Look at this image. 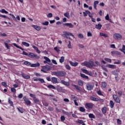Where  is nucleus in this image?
I'll return each instance as SVG.
<instances>
[{
	"instance_id": "nucleus-50",
	"label": "nucleus",
	"mask_w": 125,
	"mask_h": 125,
	"mask_svg": "<svg viewBox=\"0 0 125 125\" xmlns=\"http://www.w3.org/2000/svg\"><path fill=\"white\" fill-rule=\"evenodd\" d=\"M4 44L7 49H9V48H10V47L8 45V44H7V43L5 42Z\"/></svg>"
},
{
	"instance_id": "nucleus-5",
	"label": "nucleus",
	"mask_w": 125,
	"mask_h": 125,
	"mask_svg": "<svg viewBox=\"0 0 125 125\" xmlns=\"http://www.w3.org/2000/svg\"><path fill=\"white\" fill-rule=\"evenodd\" d=\"M93 105L92 103H86L85 104V107L86 109H92L93 108Z\"/></svg>"
},
{
	"instance_id": "nucleus-6",
	"label": "nucleus",
	"mask_w": 125,
	"mask_h": 125,
	"mask_svg": "<svg viewBox=\"0 0 125 125\" xmlns=\"http://www.w3.org/2000/svg\"><path fill=\"white\" fill-rule=\"evenodd\" d=\"M33 80H34V82H39H39H40V83H45V81H44V80H43V79H42L41 78L36 79V78L34 77Z\"/></svg>"
},
{
	"instance_id": "nucleus-2",
	"label": "nucleus",
	"mask_w": 125,
	"mask_h": 125,
	"mask_svg": "<svg viewBox=\"0 0 125 125\" xmlns=\"http://www.w3.org/2000/svg\"><path fill=\"white\" fill-rule=\"evenodd\" d=\"M68 36H71V37H73L74 39H75V36L69 32H65L64 34L62 35V37L63 38H66V39H69V40H71V38H70V37H68Z\"/></svg>"
},
{
	"instance_id": "nucleus-19",
	"label": "nucleus",
	"mask_w": 125,
	"mask_h": 125,
	"mask_svg": "<svg viewBox=\"0 0 125 125\" xmlns=\"http://www.w3.org/2000/svg\"><path fill=\"white\" fill-rule=\"evenodd\" d=\"M106 67H107V68H110V69H115L116 65L114 64H107Z\"/></svg>"
},
{
	"instance_id": "nucleus-11",
	"label": "nucleus",
	"mask_w": 125,
	"mask_h": 125,
	"mask_svg": "<svg viewBox=\"0 0 125 125\" xmlns=\"http://www.w3.org/2000/svg\"><path fill=\"white\" fill-rule=\"evenodd\" d=\"M43 58L44 59H45V60H46L43 61V63H44V64L46 63H48V64H49V63L51 62V61H50V59H49V58H48L47 57H43Z\"/></svg>"
},
{
	"instance_id": "nucleus-57",
	"label": "nucleus",
	"mask_w": 125,
	"mask_h": 125,
	"mask_svg": "<svg viewBox=\"0 0 125 125\" xmlns=\"http://www.w3.org/2000/svg\"><path fill=\"white\" fill-rule=\"evenodd\" d=\"M82 71L83 73H84L85 74H87L88 73V71H87L86 69H83Z\"/></svg>"
},
{
	"instance_id": "nucleus-20",
	"label": "nucleus",
	"mask_w": 125,
	"mask_h": 125,
	"mask_svg": "<svg viewBox=\"0 0 125 125\" xmlns=\"http://www.w3.org/2000/svg\"><path fill=\"white\" fill-rule=\"evenodd\" d=\"M32 27L33 28H34V29H35V30H37V31H41V27L38 26V25H32Z\"/></svg>"
},
{
	"instance_id": "nucleus-36",
	"label": "nucleus",
	"mask_w": 125,
	"mask_h": 125,
	"mask_svg": "<svg viewBox=\"0 0 125 125\" xmlns=\"http://www.w3.org/2000/svg\"><path fill=\"white\" fill-rule=\"evenodd\" d=\"M24 65H26V66H31V65H32V64L31 63H30V62H28V61H25L24 62Z\"/></svg>"
},
{
	"instance_id": "nucleus-25",
	"label": "nucleus",
	"mask_w": 125,
	"mask_h": 125,
	"mask_svg": "<svg viewBox=\"0 0 125 125\" xmlns=\"http://www.w3.org/2000/svg\"><path fill=\"white\" fill-rule=\"evenodd\" d=\"M107 111V107L104 106L103 108H102V112L103 114H106V112Z\"/></svg>"
},
{
	"instance_id": "nucleus-42",
	"label": "nucleus",
	"mask_w": 125,
	"mask_h": 125,
	"mask_svg": "<svg viewBox=\"0 0 125 125\" xmlns=\"http://www.w3.org/2000/svg\"><path fill=\"white\" fill-rule=\"evenodd\" d=\"M33 100L35 103H39V102H40V100H38L36 97L33 99Z\"/></svg>"
},
{
	"instance_id": "nucleus-30",
	"label": "nucleus",
	"mask_w": 125,
	"mask_h": 125,
	"mask_svg": "<svg viewBox=\"0 0 125 125\" xmlns=\"http://www.w3.org/2000/svg\"><path fill=\"white\" fill-rule=\"evenodd\" d=\"M102 87H103V88H105V87L107 86V83H106V82H102Z\"/></svg>"
},
{
	"instance_id": "nucleus-8",
	"label": "nucleus",
	"mask_w": 125,
	"mask_h": 125,
	"mask_svg": "<svg viewBox=\"0 0 125 125\" xmlns=\"http://www.w3.org/2000/svg\"><path fill=\"white\" fill-rule=\"evenodd\" d=\"M63 26L64 27H68V28H74V25L72 23H63Z\"/></svg>"
},
{
	"instance_id": "nucleus-10",
	"label": "nucleus",
	"mask_w": 125,
	"mask_h": 125,
	"mask_svg": "<svg viewBox=\"0 0 125 125\" xmlns=\"http://www.w3.org/2000/svg\"><path fill=\"white\" fill-rule=\"evenodd\" d=\"M66 76V72L64 71H58V77H65Z\"/></svg>"
},
{
	"instance_id": "nucleus-39",
	"label": "nucleus",
	"mask_w": 125,
	"mask_h": 125,
	"mask_svg": "<svg viewBox=\"0 0 125 125\" xmlns=\"http://www.w3.org/2000/svg\"><path fill=\"white\" fill-rule=\"evenodd\" d=\"M104 60L105 61H106L107 62H109V63H111V62H112V60H111V59L105 58Z\"/></svg>"
},
{
	"instance_id": "nucleus-29",
	"label": "nucleus",
	"mask_w": 125,
	"mask_h": 125,
	"mask_svg": "<svg viewBox=\"0 0 125 125\" xmlns=\"http://www.w3.org/2000/svg\"><path fill=\"white\" fill-rule=\"evenodd\" d=\"M63 114H64V115H66V116H71V113H69V112H67L66 111H65L64 110H62V111Z\"/></svg>"
},
{
	"instance_id": "nucleus-54",
	"label": "nucleus",
	"mask_w": 125,
	"mask_h": 125,
	"mask_svg": "<svg viewBox=\"0 0 125 125\" xmlns=\"http://www.w3.org/2000/svg\"><path fill=\"white\" fill-rule=\"evenodd\" d=\"M97 93L98 94H99V95H102V96H103V94H102V92L101 91V90L98 91Z\"/></svg>"
},
{
	"instance_id": "nucleus-49",
	"label": "nucleus",
	"mask_w": 125,
	"mask_h": 125,
	"mask_svg": "<svg viewBox=\"0 0 125 125\" xmlns=\"http://www.w3.org/2000/svg\"><path fill=\"white\" fill-rule=\"evenodd\" d=\"M73 86H74V87H75V88H76L77 90H79L80 91H81V89H80V87H79V86L77 85H74Z\"/></svg>"
},
{
	"instance_id": "nucleus-9",
	"label": "nucleus",
	"mask_w": 125,
	"mask_h": 125,
	"mask_svg": "<svg viewBox=\"0 0 125 125\" xmlns=\"http://www.w3.org/2000/svg\"><path fill=\"white\" fill-rule=\"evenodd\" d=\"M23 99L25 102V104H26V105H30V104H31V101H30L29 99L27 98V97L24 96Z\"/></svg>"
},
{
	"instance_id": "nucleus-59",
	"label": "nucleus",
	"mask_w": 125,
	"mask_h": 125,
	"mask_svg": "<svg viewBox=\"0 0 125 125\" xmlns=\"http://www.w3.org/2000/svg\"><path fill=\"white\" fill-rule=\"evenodd\" d=\"M11 90L12 92H14V93H15V92H16V89L14 88H11Z\"/></svg>"
},
{
	"instance_id": "nucleus-52",
	"label": "nucleus",
	"mask_w": 125,
	"mask_h": 125,
	"mask_svg": "<svg viewBox=\"0 0 125 125\" xmlns=\"http://www.w3.org/2000/svg\"><path fill=\"white\" fill-rule=\"evenodd\" d=\"M69 43L67 45V47H68V48H72V45H71V41H69Z\"/></svg>"
},
{
	"instance_id": "nucleus-47",
	"label": "nucleus",
	"mask_w": 125,
	"mask_h": 125,
	"mask_svg": "<svg viewBox=\"0 0 125 125\" xmlns=\"http://www.w3.org/2000/svg\"><path fill=\"white\" fill-rule=\"evenodd\" d=\"M8 103L11 106H13V102L10 100V99H8Z\"/></svg>"
},
{
	"instance_id": "nucleus-14",
	"label": "nucleus",
	"mask_w": 125,
	"mask_h": 125,
	"mask_svg": "<svg viewBox=\"0 0 125 125\" xmlns=\"http://www.w3.org/2000/svg\"><path fill=\"white\" fill-rule=\"evenodd\" d=\"M40 66H41V64H40V63L37 62V63L31 64L30 65V67H40Z\"/></svg>"
},
{
	"instance_id": "nucleus-64",
	"label": "nucleus",
	"mask_w": 125,
	"mask_h": 125,
	"mask_svg": "<svg viewBox=\"0 0 125 125\" xmlns=\"http://www.w3.org/2000/svg\"><path fill=\"white\" fill-rule=\"evenodd\" d=\"M47 17L48 18H51V17H52V13H49L47 15Z\"/></svg>"
},
{
	"instance_id": "nucleus-7",
	"label": "nucleus",
	"mask_w": 125,
	"mask_h": 125,
	"mask_svg": "<svg viewBox=\"0 0 125 125\" xmlns=\"http://www.w3.org/2000/svg\"><path fill=\"white\" fill-rule=\"evenodd\" d=\"M113 99L116 102V103H120L121 102V100H120V98H119V97H117L116 95H113Z\"/></svg>"
},
{
	"instance_id": "nucleus-58",
	"label": "nucleus",
	"mask_w": 125,
	"mask_h": 125,
	"mask_svg": "<svg viewBox=\"0 0 125 125\" xmlns=\"http://www.w3.org/2000/svg\"><path fill=\"white\" fill-rule=\"evenodd\" d=\"M78 38L80 39H83V36L82 34H80L78 35Z\"/></svg>"
},
{
	"instance_id": "nucleus-27",
	"label": "nucleus",
	"mask_w": 125,
	"mask_h": 125,
	"mask_svg": "<svg viewBox=\"0 0 125 125\" xmlns=\"http://www.w3.org/2000/svg\"><path fill=\"white\" fill-rule=\"evenodd\" d=\"M98 99L97 98H95L94 97H90V100H92V101H96L97 102V100H98Z\"/></svg>"
},
{
	"instance_id": "nucleus-63",
	"label": "nucleus",
	"mask_w": 125,
	"mask_h": 125,
	"mask_svg": "<svg viewBox=\"0 0 125 125\" xmlns=\"http://www.w3.org/2000/svg\"><path fill=\"white\" fill-rule=\"evenodd\" d=\"M61 121H65V116H62L61 117Z\"/></svg>"
},
{
	"instance_id": "nucleus-41",
	"label": "nucleus",
	"mask_w": 125,
	"mask_h": 125,
	"mask_svg": "<svg viewBox=\"0 0 125 125\" xmlns=\"http://www.w3.org/2000/svg\"><path fill=\"white\" fill-rule=\"evenodd\" d=\"M95 64H94V67H97L98 66H99V65H100L99 62H98V61H97L95 62Z\"/></svg>"
},
{
	"instance_id": "nucleus-62",
	"label": "nucleus",
	"mask_w": 125,
	"mask_h": 125,
	"mask_svg": "<svg viewBox=\"0 0 125 125\" xmlns=\"http://www.w3.org/2000/svg\"><path fill=\"white\" fill-rule=\"evenodd\" d=\"M97 102H104V100L102 99H98L97 100Z\"/></svg>"
},
{
	"instance_id": "nucleus-55",
	"label": "nucleus",
	"mask_w": 125,
	"mask_h": 125,
	"mask_svg": "<svg viewBox=\"0 0 125 125\" xmlns=\"http://www.w3.org/2000/svg\"><path fill=\"white\" fill-rule=\"evenodd\" d=\"M30 97H32V98H33V99L36 98V95L35 94H30Z\"/></svg>"
},
{
	"instance_id": "nucleus-37",
	"label": "nucleus",
	"mask_w": 125,
	"mask_h": 125,
	"mask_svg": "<svg viewBox=\"0 0 125 125\" xmlns=\"http://www.w3.org/2000/svg\"><path fill=\"white\" fill-rule=\"evenodd\" d=\"M64 60H65V59L64 58V57L63 56L61 57V59H60V63H63V62H64Z\"/></svg>"
},
{
	"instance_id": "nucleus-3",
	"label": "nucleus",
	"mask_w": 125,
	"mask_h": 125,
	"mask_svg": "<svg viewBox=\"0 0 125 125\" xmlns=\"http://www.w3.org/2000/svg\"><path fill=\"white\" fill-rule=\"evenodd\" d=\"M113 38L115 40H122V35L120 34L115 33L113 34Z\"/></svg>"
},
{
	"instance_id": "nucleus-61",
	"label": "nucleus",
	"mask_w": 125,
	"mask_h": 125,
	"mask_svg": "<svg viewBox=\"0 0 125 125\" xmlns=\"http://www.w3.org/2000/svg\"><path fill=\"white\" fill-rule=\"evenodd\" d=\"M118 125H122V121L120 119H117Z\"/></svg>"
},
{
	"instance_id": "nucleus-15",
	"label": "nucleus",
	"mask_w": 125,
	"mask_h": 125,
	"mask_svg": "<svg viewBox=\"0 0 125 125\" xmlns=\"http://www.w3.org/2000/svg\"><path fill=\"white\" fill-rule=\"evenodd\" d=\"M61 83L62 84H64V85H66V86H69L70 85V83L69 82H65L64 80H62Z\"/></svg>"
},
{
	"instance_id": "nucleus-53",
	"label": "nucleus",
	"mask_w": 125,
	"mask_h": 125,
	"mask_svg": "<svg viewBox=\"0 0 125 125\" xmlns=\"http://www.w3.org/2000/svg\"><path fill=\"white\" fill-rule=\"evenodd\" d=\"M0 36L1 37H7V35L5 33H0Z\"/></svg>"
},
{
	"instance_id": "nucleus-18",
	"label": "nucleus",
	"mask_w": 125,
	"mask_h": 125,
	"mask_svg": "<svg viewBox=\"0 0 125 125\" xmlns=\"http://www.w3.org/2000/svg\"><path fill=\"white\" fill-rule=\"evenodd\" d=\"M21 77H22V78H24V79H30V77L29 75H26V74H25L24 73H22L21 74Z\"/></svg>"
},
{
	"instance_id": "nucleus-21",
	"label": "nucleus",
	"mask_w": 125,
	"mask_h": 125,
	"mask_svg": "<svg viewBox=\"0 0 125 125\" xmlns=\"http://www.w3.org/2000/svg\"><path fill=\"white\" fill-rule=\"evenodd\" d=\"M80 75H81V77L83 79H85V80H88L89 79L88 76H86L83 73H81Z\"/></svg>"
},
{
	"instance_id": "nucleus-43",
	"label": "nucleus",
	"mask_w": 125,
	"mask_h": 125,
	"mask_svg": "<svg viewBox=\"0 0 125 125\" xmlns=\"http://www.w3.org/2000/svg\"><path fill=\"white\" fill-rule=\"evenodd\" d=\"M1 13H5L6 14H8V12L7 11L5 10L4 9H2L1 10Z\"/></svg>"
},
{
	"instance_id": "nucleus-32",
	"label": "nucleus",
	"mask_w": 125,
	"mask_h": 125,
	"mask_svg": "<svg viewBox=\"0 0 125 125\" xmlns=\"http://www.w3.org/2000/svg\"><path fill=\"white\" fill-rule=\"evenodd\" d=\"M0 17H2V18H5L6 19H8L9 20H10V18H9L8 17L5 16V15L0 14Z\"/></svg>"
},
{
	"instance_id": "nucleus-35",
	"label": "nucleus",
	"mask_w": 125,
	"mask_h": 125,
	"mask_svg": "<svg viewBox=\"0 0 125 125\" xmlns=\"http://www.w3.org/2000/svg\"><path fill=\"white\" fill-rule=\"evenodd\" d=\"M22 44H23L25 46H27V47L30 46V44L27 43L26 42H22Z\"/></svg>"
},
{
	"instance_id": "nucleus-56",
	"label": "nucleus",
	"mask_w": 125,
	"mask_h": 125,
	"mask_svg": "<svg viewBox=\"0 0 125 125\" xmlns=\"http://www.w3.org/2000/svg\"><path fill=\"white\" fill-rule=\"evenodd\" d=\"M53 75H54L55 76H58V71H54L52 72Z\"/></svg>"
},
{
	"instance_id": "nucleus-40",
	"label": "nucleus",
	"mask_w": 125,
	"mask_h": 125,
	"mask_svg": "<svg viewBox=\"0 0 125 125\" xmlns=\"http://www.w3.org/2000/svg\"><path fill=\"white\" fill-rule=\"evenodd\" d=\"M64 16H65V17H67V18H70V15L68 12L64 14Z\"/></svg>"
},
{
	"instance_id": "nucleus-17",
	"label": "nucleus",
	"mask_w": 125,
	"mask_h": 125,
	"mask_svg": "<svg viewBox=\"0 0 125 125\" xmlns=\"http://www.w3.org/2000/svg\"><path fill=\"white\" fill-rule=\"evenodd\" d=\"M111 53V54H114L115 55H121V52L117 51H112Z\"/></svg>"
},
{
	"instance_id": "nucleus-24",
	"label": "nucleus",
	"mask_w": 125,
	"mask_h": 125,
	"mask_svg": "<svg viewBox=\"0 0 125 125\" xmlns=\"http://www.w3.org/2000/svg\"><path fill=\"white\" fill-rule=\"evenodd\" d=\"M86 87L88 90H91L92 89H93V85H88Z\"/></svg>"
},
{
	"instance_id": "nucleus-34",
	"label": "nucleus",
	"mask_w": 125,
	"mask_h": 125,
	"mask_svg": "<svg viewBox=\"0 0 125 125\" xmlns=\"http://www.w3.org/2000/svg\"><path fill=\"white\" fill-rule=\"evenodd\" d=\"M17 109L20 113H24V110H23V108L21 107H17Z\"/></svg>"
},
{
	"instance_id": "nucleus-26",
	"label": "nucleus",
	"mask_w": 125,
	"mask_h": 125,
	"mask_svg": "<svg viewBox=\"0 0 125 125\" xmlns=\"http://www.w3.org/2000/svg\"><path fill=\"white\" fill-rule=\"evenodd\" d=\"M115 104H114V102H113V101L111 100L110 101V103H109V106L111 108H114V105Z\"/></svg>"
},
{
	"instance_id": "nucleus-45",
	"label": "nucleus",
	"mask_w": 125,
	"mask_h": 125,
	"mask_svg": "<svg viewBox=\"0 0 125 125\" xmlns=\"http://www.w3.org/2000/svg\"><path fill=\"white\" fill-rule=\"evenodd\" d=\"M78 83H79V85H81V86L83 85V81H82V80L79 81Z\"/></svg>"
},
{
	"instance_id": "nucleus-28",
	"label": "nucleus",
	"mask_w": 125,
	"mask_h": 125,
	"mask_svg": "<svg viewBox=\"0 0 125 125\" xmlns=\"http://www.w3.org/2000/svg\"><path fill=\"white\" fill-rule=\"evenodd\" d=\"M100 36H101V37H104V38H108V36L106 34H105L103 33H100Z\"/></svg>"
},
{
	"instance_id": "nucleus-12",
	"label": "nucleus",
	"mask_w": 125,
	"mask_h": 125,
	"mask_svg": "<svg viewBox=\"0 0 125 125\" xmlns=\"http://www.w3.org/2000/svg\"><path fill=\"white\" fill-rule=\"evenodd\" d=\"M69 63L71 66H73V67H77L78 65H79V62H73L72 61H69Z\"/></svg>"
},
{
	"instance_id": "nucleus-33",
	"label": "nucleus",
	"mask_w": 125,
	"mask_h": 125,
	"mask_svg": "<svg viewBox=\"0 0 125 125\" xmlns=\"http://www.w3.org/2000/svg\"><path fill=\"white\" fill-rule=\"evenodd\" d=\"M79 110L80 112H85V109L83 107L81 106L80 107Z\"/></svg>"
},
{
	"instance_id": "nucleus-38",
	"label": "nucleus",
	"mask_w": 125,
	"mask_h": 125,
	"mask_svg": "<svg viewBox=\"0 0 125 125\" xmlns=\"http://www.w3.org/2000/svg\"><path fill=\"white\" fill-rule=\"evenodd\" d=\"M105 20H107V21H111V19H110L108 14L106 15V16L105 17Z\"/></svg>"
},
{
	"instance_id": "nucleus-31",
	"label": "nucleus",
	"mask_w": 125,
	"mask_h": 125,
	"mask_svg": "<svg viewBox=\"0 0 125 125\" xmlns=\"http://www.w3.org/2000/svg\"><path fill=\"white\" fill-rule=\"evenodd\" d=\"M89 118L90 119H95V116L92 113H90L89 114Z\"/></svg>"
},
{
	"instance_id": "nucleus-44",
	"label": "nucleus",
	"mask_w": 125,
	"mask_h": 125,
	"mask_svg": "<svg viewBox=\"0 0 125 125\" xmlns=\"http://www.w3.org/2000/svg\"><path fill=\"white\" fill-rule=\"evenodd\" d=\"M42 24L44 26H48V24H49V22L48 21H45L44 22H43Z\"/></svg>"
},
{
	"instance_id": "nucleus-51",
	"label": "nucleus",
	"mask_w": 125,
	"mask_h": 125,
	"mask_svg": "<svg viewBox=\"0 0 125 125\" xmlns=\"http://www.w3.org/2000/svg\"><path fill=\"white\" fill-rule=\"evenodd\" d=\"M65 68L66 69H67V70H71V67L70 66V65L66 64L65 65Z\"/></svg>"
},
{
	"instance_id": "nucleus-46",
	"label": "nucleus",
	"mask_w": 125,
	"mask_h": 125,
	"mask_svg": "<svg viewBox=\"0 0 125 125\" xmlns=\"http://www.w3.org/2000/svg\"><path fill=\"white\" fill-rule=\"evenodd\" d=\"M54 50H55V51L57 52H60V49H59V48H58V47H54Z\"/></svg>"
},
{
	"instance_id": "nucleus-1",
	"label": "nucleus",
	"mask_w": 125,
	"mask_h": 125,
	"mask_svg": "<svg viewBox=\"0 0 125 125\" xmlns=\"http://www.w3.org/2000/svg\"><path fill=\"white\" fill-rule=\"evenodd\" d=\"M83 64L84 66H85V67H87L88 68H93L94 66V62H93L92 61H89L88 62H83Z\"/></svg>"
},
{
	"instance_id": "nucleus-60",
	"label": "nucleus",
	"mask_w": 125,
	"mask_h": 125,
	"mask_svg": "<svg viewBox=\"0 0 125 125\" xmlns=\"http://www.w3.org/2000/svg\"><path fill=\"white\" fill-rule=\"evenodd\" d=\"M78 124H80L81 125H82V124H83V121L81 120H78Z\"/></svg>"
},
{
	"instance_id": "nucleus-23",
	"label": "nucleus",
	"mask_w": 125,
	"mask_h": 125,
	"mask_svg": "<svg viewBox=\"0 0 125 125\" xmlns=\"http://www.w3.org/2000/svg\"><path fill=\"white\" fill-rule=\"evenodd\" d=\"M47 87H48V88H50V89L52 88V89H56V87H55V86H54V85H53L52 84L48 85L47 86Z\"/></svg>"
},
{
	"instance_id": "nucleus-4",
	"label": "nucleus",
	"mask_w": 125,
	"mask_h": 125,
	"mask_svg": "<svg viewBox=\"0 0 125 125\" xmlns=\"http://www.w3.org/2000/svg\"><path fill=\"white\" fill-rule=\"evenodd\" d=\"M28 57H29L30 58H36V59H39L40 58V56L34 54L33 53H29V54H28Z\"/></svg>"
},
{
	"instance_id": "nucleus-13",
	"label": "nucleus",
	"mask_w": 125,
	"mask_h": 125,
	"mask_svg": "<svg viewBox=\"0 0 125 125\" xmlns=\"http://www.w3.org/2000/svg\"><path fill=\"white\" fill-rule=\"evenodd\" d=\"M42 69H43V70H45V71H50V66L49 65L43 66L42 67Z\"/></svg>"
},
{
	"instance_id": "nucleus-16",
	"label": "nucleus",
	"mask_w": 125,
	"mask_h": 125,
	"mask_svg": "<svg viewBox=\"0 0 125 125\" xmlns=\"http://www.w3.org/2000/svg\"><path fill=\"white\" fill-rule=\"evenodd\" d=\"M51 82L52 83H58V81L57 80V78L55 77L52 78Z\"/></svg>"
},
{
	"instance_id": "nucleus-48",
	"label": "nucleus",
	"mask_w": 125,
	"mask_h": 125,
	"mask_svg": "<svg viewBox=\"0 0 125 125\" xmlns=\"http://www.w3.org/2000/svg\"><path fill=\"white\" fill-rule=\"evenodd\" d=\"M1 84L3 85V86H4V87H7V84H6V83L2 82Z\"/></svg>"
},
{
	"instance_id": "nucleus-22",
	"label": "nucleus",
	"mask_w": 125,
	"mask_h": 125,
	"mask_svg": "<svg viewBox=\"0 0 125 125\" xmlns=\"http://www.w3.org/2000/svg\"><path fill=\"white\" fill-rule=\"evenodd\" d=\"M95 28L96 29H98V30H100L102 28V25L98 23V24H96Z\"/></svg>"
}]
</instances>
